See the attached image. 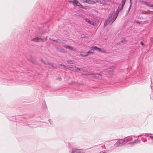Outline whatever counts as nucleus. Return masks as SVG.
<instances>
[{"mask_svg":"<svg viewBox=\"0 0 153 153\" xmlns=\"http://www.w3.org/2000/svg\"><path fill=\"white\" fill-rule=\"evenodd\" d=\"M76 1V0H74L73 1H71V0H69V1H68V2H69V3H73V5H74V1Z\"/></svg>","mask_w":153,"mask_h":153,"instance_id":"nucleus-23","label":"nucleus"},{"mask_svg":"<svg viewBox=\"0 0 153 153\" xmlns=\"http://www.w3.org/2000/svg\"><path fill=\"white\" fill-rule=\"evenodd\" d=\"M57 79L59 80V81H60L62 79L61 78H58Z\"/></svg>","mask_w":153,"mask_h":153,"instance_id":"nucleus-31","label":"nucleus"},{"mask_svg":"<svg viewBox=\"0 0 153 153\" xmlns=\"http://www.w3.org/2000/svg\"><path fill=\"white\" fill-rule=\"evenodd\" d=\"M74 68L75 71H76L77 70H78L79 71H85L84 70L83 68H79L76 67H74Z\"/></svg>","mask_w":153,"mask_h":153,"instance_id":"nucleus-13","label":"nucleus"},{"mask_svg":"<svg viewBox=\"0 0 153 153\" xmlns=\"http://www.w3.org/2000/svg\"><path fill=\"white\" fill-rule=\"evenodd\" d=\"M29 60H30L34 64H36V61L35 60V59L33 58L32 57H31V59H30Z\"/></svg>","mask_w":153,"mask_h":153,"instance_id":"nucleus-16","label":"nucleus"},{"mask_svg":"<svg viewBox=\"0 0 153 153\" xmlns=\"http://www.w3.org/2000/svg\"><path fill=\"white\" fill-rule=\"evenodd\" d=\"M149 12H150V10H148L146 11H143L142 13V14H150Z\"/></svg>","mask_w":153,"mask_h":153,"instance_id":"nucleus-15","label":"nucleus"},{"mask_svg":"<svg viewBox=\"0 0 153 153\" xmlns=\"http://www.w3.org/2000/svg\"><path fill=\"white\" fill-rule=\"evenodd\" d=\"M88 3L89 4H94L96 3V2L93 0H87L86 3Z\"/></svg>","mask_w":153,"mask_h":153,"instance_id":"nucleus-12","label":"nucleus"},{"mask_svg":"<svg viewBox=\"0 0 153 153\" xmlns=\"http://www.w3.org/2000/svg\"><path fill=\"white\" fill-rule=\"evenodd\" d=\"M46 36L45 38H41L40 37H36L32 39V40L35 42H40L43 41L44 39L46 40L47 38Z\"/></svg>","mask_w":153,"mask_h":153,"instance_id":"nucleus-2","label":"nucleus"},{"mask_svg":"<svg viewBox=\"0 0 153 153\" xmlns=\"http://www.w3.org/2000/svg\"><path fill=\"white\" fill-rule=\"evenodd\" d=\"M117 16V13H114V12H111L106 21L108 22V23L111 25L115 20Z\"/></svg>","mask_w":153,"mask_h":153,"instance_id":"nucleus-1","label":"nucleus"},{"mask_svg":"<svg viewBox=\"0 0 153 153\" xmlns=\"http://www.w3.org/2000/svg\"><path fill=\"white\" fill-rule=\"evenodd\" d=\"M86 53V52H81L80 53V55L81 56H82L83 57H84L83 56V55H85V53Z\"/></svg>","mask_w":153,"mask_h":153,"instance_id":"nucleus-22","label":"nucleus"},{"mask_svg":"<svg viewBox=\"0 0 153 153\" xmlns=\"http://www.w3.org/2000/svg\"><path fill=\"white\" fill-rule=\"evenodd\" d=\"M123 6L122 5L121 6L120 5H119L115 13H117L118 15L119 12L123 9Z\"/></svg>","mask_w":153,"mask_h":153,"instance_id":"nucleus-10","label":"nucleus"},{"mask_svg":"<svg viewBox=\"0 0 153 153\" xmlns=\"http://www.w3.org/2000/svg\"><path fill=\"white\" fill-rule=\"evenodd\" d=\"M131 0H130V1H131Z\"/></svg>","mask_w":153,"mask_h":153,"instance_id":"nucleus-39","label":"nucleus"},{"mask_svg":"<svg viewBox=\"0 0 153 153\" xmlns=\"http://www.w3.org/2000/svg\"><path fill=\"white\" fill-rule=\"evenodd\" d=\"M140 44L143 46L145 45L144 44V43L142 41H141L140 42Z\"/></svg>","mask_w":153,"mask_h":153,"instance_id":"nucleus-29","label":"nucleus"},{"mask_svg":"<svg viewBox=\"0 0 153 153\" xmlns=\"http://www.w3.org/2000/svg\"><path fill=\"white\" fill-rule=\"evenodd\" d=\"M91 48H92V49H93L94 50H95L97 51L98 50V49H99V48L97 47L96 46L92 47Z\"/></svg>","mask_w":153,"mask_h":153,"instance_id":"nucleus-17","label":"nucleus"},{"mask_svg":"<svg viewBox=\"0 0 153 153\" xmlns=\"http://www.w3.org/2000/svg\"><path fill=\"white\" fill-rule=\"evenodd\" d=\"M60 65L61 66H64V67H65V65H64L63 64H61Z\"/></svg>","mask_w":153,"mask_h":153,"instance_id":"nucleus-34","label":"nucleus"},{"mask_svg":"<svg viewBox=\"0 0 153 153\" xmlns=\"http://www.w3.org/2000/svg\"><path fill=\"white\" fill-rule=\"evenodd\" d=\"M97 51H98L99 52H103V51H101V48H99V49H98V50Z\"/></svg>","mask_w":153,"mask_h":153,"instance_id":"nucleus-28","label":"nucleus"},{"mask_svg":"<svg viewBox=\"0 0 153 153\" xmlns=\"http://www.w3.org/2000/svg\"><path fill=\"white\" fill-rule=\"evenodd\" d=\"M92 76L94 78L96 79H102V76L101 74H91Z\"/></svg>","mask_w":153,"mask_h":153,"instance_id":"nucleus-5","label":"nucleus"},{"mask_svg":"<svg viewBox=\"0 0 153 153\" xmlns=\"http://www.w3.org/2000/svg\"><path fill=\"white\" fill-rule=\"evenodd\" d=\"M81 149H73L71 151H70L69 153H84L82 151Z\"/></svg>","mask_w":153,"mask_h":153,"instance_id":"nucleus-4","label":"nucleus"},{"mask_svg":"<svg viewBox=\"0 0 153 153\" xmlns=\"http://www.w3.org/2000/svg\"><path fill=\"white\" fill-rule=\"evenodd\" d=\"M99 153H106V152L104 151H102L100 152Z\"/></svg>","mask_w":153,"mask_h":153,"instance_id":"nucleus-33","label":"nucleus"},{"mask_svg":"<svg viewBox=\"0 0 153 153\" xmlns=\"http://www.w3.org/2000/svg\"><path fill=\"white\" fill-rule=\"evenodd\" d=\"M67 63L68 64H73V62H72L71 60H70V61H69H69H67Z\"/></svg>","mask_w":153,"mask_h":153,"instance_id":"nucleus-25","label":"nucleus"},{"mask_svg":"<svg viewBox=\"0 0 153 153\" xmlns=\"http://www.w3.org/2000/svg\"><path fill=\"white\" fill-rule=\"evenodd\" d=\"M82 2L86 3V2L87 1V0H80Z\"/></svg>","mask_w":153,"mask_h":153,"instance_id":"nucleus-26","label":"nucleus"},{"mask_svg":"<svg viewBox=\"0 0 153 153\" xmlns=\"http://www.w3.org/2000/svg\"><path fill=\"white\" fill-rule=\"evenodd\" d=\"M108 21H106V20L105 21V23H104V27H105L107 25H108L109 24L108 23Z\"/></svg>","mask_w":153,"mask_h":153,"instance_id":"nucleus-20","label":"nucleus"},{"mask_svg":"<svg viewBox=\"0 0 153 153\" xmlns=\"http://www.w3.org/2000/svg\"><path fill=\"white\" fill-rule=\"evenodd\" d=\"M125 39H123L121 41H120V42L123 43L125 42Z\"/></svg>","mask_w":153,"mask_h":153,"instance_id":"nucleus-30","label":"nucleus"},{"mask_svg":"<svg viewBox=\"0 0 153 153\" xmlns=\"http://www.w3.org/2000/svg\"><path fill=\"white\" fill-rule=\"evenodd\" d=\"M96 3L97 2L100 4H102L103 5H104L105 4V2L104 0H97L96 1Z\"/></svg>","mask_w":153,"mask_h":153,"instance_id":"nucleus-9","label":"nucleus"},{"mask_svg":"<svg viewBox=\"0 0 153 153\" xmlns=\"http://www.w3.org/2000/svg\"><path fill=\"white\" fill-rule=\"evenodd\" d=\"M68 46H69V45H64L63 46V47L65 48H68Z\"/></svg>","mask_w":153,"mask_h":153,"instance_id":"nucleus-27","label":"nucleus"},{"mask_svg":"<svg viewBox=\"0 0 153 153\" xmlns=\"http://www.w3.org/2000/svg\"><path fill=\"white\" fill-rule=\"evenodd\" d=\"M74 6H77L79 7L80 8H81L82 9H86V8L84 7L80 3L78 2V1L77 0H76V1H74Z\"/></svg>","mask_w":153,"mask_h":153,"instance_id":"nucleus-3","label":"nucleus"},{"mask_svg":"<svg viewBox=\"0 0 153 153\" xmlns=\"http://www.w3.org/2000/svg\"><path fill=\"white\" fill-rule=\"evenodd\" d=\"M54 41H55L56 42H58V40H53Z\"/></svg>","mask_w":153,"mask_h":153,"instance_id":"nucleus-35","label":"nucleus"},{"mask_svg":"<svg viewBox=\"0 0 153 153\" xmlns=\"http://www.w3.org/2000/svg\"><path fill=\"white\" fill-rule=\"evenodd\" d=\"M91 48H92V49H93L94 50H95L97 51L98 50V49H99V48L97 47L96 46L92 47Z\"/></svg>","mask_w":153,"mask_h":153,"instance_id":"nucleus-19","label":"nucleus"},{"mask_svg":"<svg viewBox=\"0 0 153 153\" xmlns=\"http://www.w3.org/2000/svg\"><path fill=\"white\" fill-rule=\"evenodd\" d=\"M67 48L69 49V50H73V48L72 47L70 46H68Z\"/></svg>","mask_w":153,"mask_h":153,"instance_id":"nucleus-24","label":"nucleus"},{"mask_svg":"<svg viewBox=\"0 0 153 153\" xmlns=\"http://www.w3.org/2000/svg\"><path fill=\"white\" fill-rule=\"evenodd\" d=\"M94 53V50L91 48V49L89 51L85 53V55H83V56H88L89 54H91L93 53Z\"/></svg>","mask_w":153,"mask_h":153,"instance_id":"nucleus-8","label":"nucleus"},{"mask_svg":"<svg viewBox=\"0 0 153 153\" xmlns=\"http://www.w3.org/2000/svg\"><path fill=\"white\" fill-rule=\"evenodd\" d=\"M143 3L149 7H153V5L151 4L149 2H147L145 1H143Z\"/></svg>","mask_w":153,"mask_h":153,"instance_id":"nucleus-11","label":"nucleus"},{"mask_svg":"<svg viewBox=\"0 0 153 153\" xmlns=\"http://www.w3.org/2000/svg\"><path fill=\"white\" fill-rule=\"evenodd\" d=\"M41 61L43 62V63H44L45 64H47V65H48V64H49L50 65V66H51L53 67V68H55L54 66H53V64L52 63H49L48 62H45L43 60H41Z\"/></svg>","mask_w":153,"mask_h":153,"instance_id":"nucleus-14","label":"nucleus"},{"mask_svg":"<svg viewBox=\"0 0 153 153\" xmlns=\"http://www.w3.org/2000/svg\"><path fill=\"white\" fill-rule=\"evenodd\" d=\"M150 137L152 139V140H153V136H151Z\"/></svg>","mask_w":153,"mask_h":153,"instance_id":"nucleus-36","label":"nucleus"},{"mask_svg":"<svg viewBox=\"0 0 153 153\" xmlns=\"http://www.w3.org/2000/svg\"><path fill=\"white\" fill-rule=\"evenodd\" d=\"M124 141H117V142L114 144V146L116 147H119L121 146L124 143Z\"/></svg>","mask_w":153,"mask_h":153,"instance_id":"nucleus-6","label":"nucleus"},{"mask_svg":"<svg viewBox=\"0 0 153 153\" xmlns=\"http://www.w3.org/2000/svg\"><path fill=\"white\" fill-rule=\"evenodd\" d=\"M49 121L50 122V123L51 124V122H50V119H49Z\"/></svg>","mask_w":153,"mask_h":153,"instance_id":"nucleus-38","label":"nucleus"},{"mask_svg":"<svg viewBox=\"0 0 153 153\" xmlns=\"http://www.w3.org/2000/svg\"><path fill=\"white\" fill-rule=\"evenodd\" d=\"M84 19L87 22H88L89 24L94 26L95 25V23L89 19L87 18H84Z\"/></svg>","mask_w":153,"mask_h":153,"instance_id":"nucleus-7","label":"nucleus"},{"mask_svg":"<svg viewBox=\"0 0 153 153\" xmlns=\"http://www.w3.org/2000/svg\"><path fill=\"white\" fill-rule=\"evenodd\" d=\"M126 1V0H122L121 2L122 3V5L123 6H124V5Z\"/></svg>","mask_w":153,"mask_h":153,"instance_id":"nucleus-21","label":"nucleus"},{"mask_svg":"<svg viewBox=\"0 0 153 153\" xmlns=\"http://www.w3.org/2000/svg\"><path fill=\"white\" fill-rule=\"evenodd\" d=\"M91 48H92V49H93L94 50H95L97 51L98 50V49H99V48L97 47L96 46L92 47Z\"/></svg>","mask_w":153,"mask_h":153,"instance_id":"nucleus-18","label":"nucleus"},{"mask_svg":"<svg viewBox=\"0 0 153 153\" xmlns=\"http://www.w3.org/2000/svg\"><path fill=\"white\" fill-rule=\"evenodd\" d=\"M149 13H150V14H153V11H150V12H149Z\"/></svg>","mask_w":153,"mask_h":153,"instance_id":"nucleus-32","label":"nucleus"},{"mask_svg":"<svg viewBox=\"0 0 153 153\" xmlns=\"http://www.w3.org/2000/svg\"><path fill=\"white\" fill-rule=\"evenodd\" d=\"M136 140H135L134 142H132V143H136Z\"/></svg>","mask_w":153,"mask_h":153,"instance_id":"nucleus-37","label":"nucleus"}]
</instances>
